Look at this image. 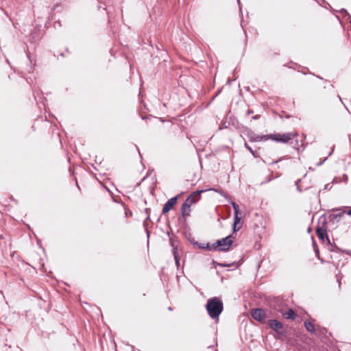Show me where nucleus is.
I'll list each match as a JSON object with an SVG mask.
<instances>
[{
    "label": "nucleus",
    "mask_w": 351,
    "mask_h": 351,
    "mask_svg": "<svg viewBox=\"0 0 351 351\" xmlns=\"http://www.w3.org/2000/svg\"><path fill=\"white\" fill-rule=\"evenodd\" d=\"M304 326L307 331H308L311 333H315V330L314 326L311 322H309V321L304 322Z\"/></svg>",
    "instance_id": "obj_12"
},
{
    "label": "nucleus",
    "mask_w": 351,
    "mask_h": 351,
    "mask_svg": "<svg viewBox=\"0 0 351 351\" xmlns=\"http://www.w3.org/2000/svg\"><path fill=\"white\" fill-rule=\"evenodd\" d=\"M317 77L319 78L320 80L323 79L322 77H319V76H317Z\"/></svg>",
    "instance_id": "obj_29"
},
{
    "label": "nucleus",
    "mask_w": 351,
    "mask_h": 351,
    "mask_svg": "<svg viewBox=\"0 0 351 351\" xmlns=\"http://www.w3.org/2000/svg\"><path fill=\"white\" fill-rule=\"evenodd\" d=\"M326 160V158H325L322 161H320V162L317 164V165H318V166L322 165Z\"/></svg>",
    "instance_id": "obj_27"
},
{
    "label": "nucleus",
    "mask_w": 351,
    "mask_h": 351,
    "mask_svg": "<svg viewBox=\"0 0 351 351\" xmlns=\"http://www.w3.org/2000/svg\"><path fill=\"white\" fill-rule=\"evenodd\" d=\"M207 190H198V191H194L184 201V202L183 203V204L184 205H187L189 206L190 208H191V206L193 204H195V200H193V196H197V198H201V193L206 191Z\"/></svg>",
    "instance_id": "obj_7"
},
{
    "label": "nucleus",
    "mask_w": 351,
    "mask_h": 351,
    "mask_svg": "<svg viewBox=\"0 0 351 351\" xmlns=\"http://www.w3.org/2000/svg\"><path fill=\"white\" fill-rule=\"evenodd\" d=\"M238 3L240 4V0H237Z\"/></svg>",
    "instance_id": "obj_32"
},
{
    "label": "nucleus",
    "mask_w": 351,
    "mask_h": 351,
    "mask_svg": "<svg viewBox=\"0 0 351 351\" xmlns=\"http://www.w3.org/2000/svg\"><path fill=\"white\" fill-rule=\"evenodd\" d=\"M169 311H171V310H172V308H171V307H169Z\"/></svg>",
    "instance_id": "obj_31"
},
{
    "label": "nucleus",
    "mask_w": 351,
    "mask_h": 351,
    "mask_svg": "<svg viewBox=\"0 0 351 351\" xmlns=\"http://www.w3.org/2000/svg\"><path fill=\"white\" fill-rule=\"evenodd\" d=\"M209 316L213 319H218L219 315L223 311V302L217 297L208 299L206 306Z\"/></svg>",
    "instance_id": "obj_1"
},
{
    "label": "nucleus",
    "mask_w": 351,
    "mask_h": 351,
    "mask_svg": "<svg viewBox=\"0 0 351 351\" xmlns=\"http://www.w3.org/2000/svg\"><path fill=\"white\" fill-rule=\"evenodd\" d=\"M178 200L177 197H173L171 199H169L164 205L162 208V213L165 214L167 213L174 206V204L176 203Z\"/></svg>",
    "instance_id": "obj_8"
},
{
    "label": "nucleus",
    "mask_w": 351,
    "mask_h": 351,
    "mask_svg": "<svg viewBox=\"0 0 351 351\" xmlns=\"http://www.w3.org/2000/svg\"><path fill=\"white\" fill-rule=\"evenodd\" d=\"M262 160L267 165H273L277 163L280 160V159L271 160L269 157H265L262 158Z\"/></svg>",
    "instance_id": "obj_15"
},
{
    "label": "nucleus",
    "mask_w": 351,
    "mask_h": 351,
    "mask_svg": "<svg viewBox=\"0 0 351 351\" xmlns=\"http://www.w3.org/2000/svg\"><path fill=\"white\" fill-rule=\"evenodd\" d=\"M343 181H344L345 182H346L348 181V176H347V175L344 174V175L343 176Z\"/></svg>",
    "instance_id": "obj_24"
},
{
    "label": "nucleus",
    "mask_w": 351,
    "mask_h": 351,
    "mask_svg": "<svg viewBox=\"0 0 351 351\" xmlns=\"http://www.w3.org/2000/svg\"><path fill=\"white\" fill-rule=\"evenodd\" d=\"M149 210H150L149 208H145V211L147 214V217H146L145 220L143 221V226L145 227L147 226V221L149 219Z\"/></svg>",
    "instance_id": "obj_16"
},
{
    "label": "nucleus",
    "mask_w": 351,
    "mask_h": 351,
    "mask_svg": "<svg viewBox=\"0 0 351 351\" xmlns=\"http://www.w3.org/2000/svg\"><path fill=\"white\" fill-rule=\"evenodd\" d=\"M233 265H234V263H232V264H222V263H219V266L223 267H230V266H232Z\"/></svg>",
    "instance_id": "obj_22"
},
{
    "label": "nucleus",
    "mask_w": 351,
    "mask_h": 351,
    "mask_svg": "<svg viewBox=\"0 0 351 351\" xmlns=\"http://www.w3.org/2000/svg\"><path fill=\"white\" fill-rule=\"evenodd\" d=\"M269 326L275 330L278 334L285 335L286 332L283 324L276 319H269L267 322Z\"/></svg>",
    "instance_id": "obj_4"
},
{
    "label": "nucleus",
    "mask_w": 351,
    "mask_h": 351,
    "mask_svg": "<svg viewBox=\"0 0 351 351\" xmlns=\"http://www.w3.org/2000/svg\"><path fill=\"white\" fill-rule=\"evenodd\" d=\"M172 246H173V256H174L175 262H176V265L178 267L180 265L179 255H178L177 249L173 246V244H172Z\"/></svg>",
    "instance_id": "obj_14"
},
{
    "label": "nucleus",
    "mask_w": 351,
    "mask_h": 351,
    "mask_svg": "<svg viewBox=\"0 0 351 351\" xmlns=\"http://www.w3.org/2000/svg\"><path fill=\"white\" fill-rule=\"evenodd\" d=\"M330 250L331 252H337L339 251L340 250L339 249V247L335 245V246H332V247Z\"/></svg>",
    "instance_id": "obj_21"
},
{
    "label": "nucleus",
    "mask_w": 351,
    "mask_h": 351,
    "mask_svg": "<svg viewBox=\"0 0 351 351\" xmlns=\"http://www.w3.org/2000/svg\"><path fill=\"white\" fill-rule=\"evenodd\" d=\"M315 230L316 234L320 241L324 242V239H326L328 243L330 244V241L326 233V229L324 228V225L323 226H317Z\"/></svg>",
    "instance_id": "obj_6"
},
{
    "label": "nucleus",
    "mask_w": 351,
    "mask_h": 351,
    "mask_svg": "<svg viewBox=\"0 0 351 351\" xmlns=\"http://www.w3.org/2000/svg\"><path fill=\"white\" fill-rule=\"evenodd\" d=\"M301 182V180H298L296 183H295V185L297 186V189L298 191L300 192H302L303 191V189H302L301 186L300 185V182Z\"/></svg>",
    "instance_id": "obj_19"
},
{
    "label": "nucleus",
    "mask_w": 351,
    "mask_h": 351,
    "mask_svg": "<svg viewBox=\"0 0 351 351\" xmlns=\"http://www.w3.org/2000/svg\"><path fill=\"white\" fill-rule=\"evenodd\" d=\"M190 212H191V208L187 205L182 204V208H181V214H182V217H186L189 216L190 215Z\"/></svg>",
    "instance_id": "obj_10"
},
{
    "label": "nucleus",
    "mask_w": 351,
    "mask_h": 351,
    "mask_svg": "<svg viewBox=\"0 0 351 351\" xmlns=\"http://www.w3.org/2000/svg\"><path fill=\"white\" fill-rule=\"evenodd\" d=\"M295 136V134L294 132H288L284 134L276 133L269 135H258L254 138V141H261L271 139L276 142L285 143L293 139Z\"/></svg>",
    "instance_id": "obj_2"
},
{
    "label": "nucleus",
    "mask_w": 351,
    "mask_h": 351,
    "mask_svg": "<svg viewBox=\"0 0 351 351\" xmlns=\"http://www.w3.org/2000/svg\"><path fill=\"white\" fill-rule=\"evenodd\" d=\"M283 317L286 319H295L296 317L295 313L292 309L282 313Z\"/></svg>",
    "instance_id": "obj_9"
},
{
    "label": "nucleus",
    "mask_w": 351,
    "mask_h": 351,
    "mask_svg": "<svg viewBox=\"0 0 351 351\" xmlns=\"http://www.w3.org/2000/svg\"><path fill=\"white\" fill-rule=\"evenodd\" d=\"M232 207L234 209V212H237V213H239V206L236 203H234V202L232 203Z\"/></svg>",
    "instance_id": "obj_20"
},
{
    "label": "nucleus",
    "mask_w": 351,
    "mask_h": 351,
    "mask_svg": "<svg viewBox=\"0 0 351 351\" xmlns=\"http://www.w3.org/2000/svg\"><path fill=\"white\" fill-rule=\"evenodd\" d=\"M197 245L199 249H206L208 251L215 250L213 244L210 245L209 243H197Z\"/></svg>",
    "instance_id": "obj_13"
},
{
    "label": "nucleus",
    "mask_w": 351,
    "mask_h": 351,
    "mask_svg": "<svg viewBox=\"0 0 351 351\" xmlns=\"http://www.w3.org/2000/svg\"><path fill=\"white\" fill-rule=\"evenodd\" d=\"M344 213H346L348 215H351V209L348 211H343L335 215V217H341Z\"/></svg>",
    "instance_id": "obj_18"
},
{
    "label": "nucleus",
    "mask_w": 351,
    "mask_h": 351,
    "mask_svg": "<svg viewBox=\"0 0 351 351\" xmlns=\"http://www.w3.org/2000/svg\"><path fill=\"white\" fill-rule=\"evenodd\" d=\"M241 218L239 217V213L237 212H234V223H233V232H237L240 229V227H238L237 229H235V226L240 222Z\"/></svg>",
    "instance_id": "obj_11"
},
{
    "label": "nucleus",
    "mask_w": 351,
    "mask_h": 351,
    "mask_svg": "<svg viewBox=\"0 0 351 351\" xmlns=\"http://www.w3.org/2000/svg\"><path fill=\"white\" fill-rule=\"evenodd\" d=\"M232 236L229 235L223 239L217 240L213 243L215 250L219 247V250L226 252L230 249V245L232 244Z\"/></svg>",
    "instance_id": "obj_3"
},
{
    "label": "nucleus",
    "mask_w": 351,
    "mask_h": 351,
    "mask_svg": "<svg viewBox=\"0 0 351 351\" xmlns=\"http://www.w3.org/2000/svg\"><path fill=\"white\" fill-rule=\"evenodd\" d=\"M342 12H346V14L348 16V17H349V18L350 17V16L348 14V13L346 12V10L343 9V10H342Z\"/></svg>",
    "instance_id": "obj_28"
},
{
    "label": "nucleus",
    "mask_w": 351,
    "mask_h": 351,
    "mask_svg": "<svg viewBox=\"0 0 351 351\" xmlns=\"http://www.w3.org/2000/svg\"><path fill=\"white\" fill-rule=\"evenodd\" d=\"M252 317L256 321L262 322L265 318V312L261 308H254L251 312Z\"/></svg>",
    "instance_id": "obj_5"
},
{
    "label": "nucleus",
    "mask_w": 351,
    "mask_h": 351,
    "mask_svg": "<svg viewBox=\"0 0 351 351\" xmlns=\"http://www.w3.org/2000/svg\"><path fill=\"white\" fill-rule=\"evenodd\" d=\"M193 199L195 200V202H197V201H199L200 199V198H197V196H193Z\"/></svg>",
    "instance_id": "obj_26"
},
{
    "label": "nucleus",
    "mask_w": 351,
    "mask_h": 351,
    "mask_svg": "<svg viewBox=\"0 0 351 351\" xmlns=\"http://www.w3.org/2000/svg\"><path fill=\"white\" fill-rule=\"evenodd\" d=\"M245 147L250 152V153L254 156L258 157L256 152H254L247 143L245 144Z\"/></svg>",
    "instance_id": "obj_17"
},
{
    "label": "nucleus",
    "mask_w": 351,
    "mask_h": 351,
    "mask_svg": "<svg viewBox=\"0 0 351 351\" xmlns=\"http://www.w3.org/2000/svg\"><path fill=\"white\" fill-rule=\"evenodd\" d=\"M260 117L261 116L259 114H256V115L253 116L252 117V119H254V120H257V119H258L260 118Z\"/></svg>",
    "instance_id": "obj_23"
},
{
    "label": "nucleus",
    "mask_w": 351,
    "mask_h": 351,
    "mask_svg": "<svg viewBox=\"0 0 351 351\" xmlns=\"http://www.w3.org/2000/svg\"><path fill=\"white\" fill-rule=\"evenodd\" d=\"M253 113H254V112H253V110H250V109H249V110H247V115H249V114H253Z\"/></svg>",
    "instance_id": "obj_25"
},
{
    "label": "nucleus",
    "mask_w": 351,
    "mask_h": 351,
    "mask_svg": "<svg viewBox=\"0 0 351 351\" xmlns=\"http://www.w3.org/2000/svg\"><path fill=\"white\" fill-rule=\"evenodd\" d=\"M332 152H333V150H332V151H331V152H330V153H329V156H330V155H331V154H332Z\"/></svg>",
    "instance_id": "obj_30"
}]
</instances>
